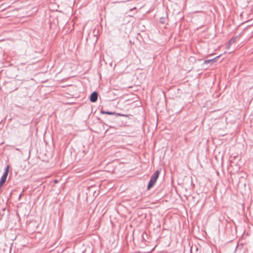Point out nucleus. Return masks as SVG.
Masks as SVG:
<instances>
[{"instance_id": "f257e3e1", "label": "nucleus", "mask_w": 253, "mask_h": 253, "mask_svg": "<svg viewBox=\"0 0 253 253\" xmlns=\"http://www.w3.org/2000/svg\"><path fill=\"white\" fill-rule=\"evenodd\" d=\"M8 170H9V166H7L6 168L5 169L4 172L3 174H2V176L1 177L0 179V188H1L4 183L5 182L6 178L8 175Z\"/></svg>"}, {"instance_id": "7ed1b4c3", "label": "nucleus", "mask_w": 253, "mask_h": 253, "mask_svg": "<svg viewBox=\"0 0 253 253\" xmlns=\"http://www.w3.org/2000/svg\"><path fill=\"white\" fill-rule=\"evenodd\" d=\"M98 93L96 91L93 92L90 96V100L92 102H95L97 100Z\"/></svg>"}, {"instance_id": "20e7f679", "label": "nucleus", "mask_w": 253, "mask_h": 253, "mask_svg": "<svg viewBox=\"0 0 253 253\" xmlns=\"http://www.w3.org/2000/svg\"><path fill=\"white\" fill-rule=\"evenodd\" d=\"M159 170L156 171L151 176L150 180L154 181V182H156L159 175Z\"/></svg>"}, {"instance_id": "9d476101", "label": "nucleus", "mask_w": 253, "mask_h": 253, "mask_svg": "<svg viewBox=\"0 0 253 253\" xmlns=\"http://www.w3.org/2000/svg\"><path fill=\"white\" fill-rule=\"evenodd\" d=\"M54 182H55V183H57V180H55L54 181Z\"/></svg>"}, {"instance_id": "1a4fd4ad", "label": "nucleus", "mask_w": 253, "mask_h": 253, "mask_svg": "<svg viewBox=\"0 0 253 253\" xmlns=\"http://www.w3.org/2000/svg\"><path fill=\"white\" fill-rule=\"evenodd\" d=\"M16 150L17 151H19V150H20L19 148H16Z\"/></svg>"}, {"instance_id": "6e6552de", "label": "nucleus", "mask_w": 253, "mask_h": 253, "mask_svg": "<svg viewBox=\"0 0 253 253\" xmlns=\"http://www.w3.org/2000/svg\"><path fill=\"white\" fill-rule=\"evenodd\" d=\"M166 18L165 17H161L160 19V23L164 24L166 22Z\"/></svg>"}, {"instance_id": "0eeeda50", "label": "nucleus", "mask_w": 253, "mask_h": 253, "mask_svg": "<svg viewBox=\"0 0 253 253\" xmlns=\"http://www.w3.org/2000/svg\"><path fill=\"white\" fill-rule=\"evenodd\" d=\"M155 183L156 182L154 181L150 180L147 186V189L149 190L151 188H152L154 185Z\"/></svg>"}, {"instance_id": "f03ea898", "label": "nucleus", "mask_w": 253, "mask_h": 253, "mask_svg": "<svg viewBox=\"0 0 253 253\" xmlns=\"http://www.w3.org/2000/svg\"><path fill=\"white\" fill-rule=\"evenodd\" d=\"M101 113L103 114H108V115H115L117 116H124V117H127V115L123 114L121 113H116L114 112H109V111H105L103 110L101 111Z\"/></svg>"}, {"instance_id": "423d86ee", "label": "nucleus", "mask_w": 253, "mask_h": 253, "mask_svg": "<svg viewBox=\"0 0 253 253\" xmlns=\"http://www.w3.org/2000/svg\"><path fill=\"white\" fill-rule=\"evenodd\" d=\"M237 37L232 38L228 42V44L227 45V47L229 48L230 45H231L233 43H235L236 41Z\"/></svg>"}, {"instance_id": "39448f33", "label": "nucleus", "mask_w": 253, "mask_h": 253, "mask_svg": "<svg viewBox=\"0 0 253 253\" xmlns=\"http://www.w3.org/2000/svg\"><path fill=\"white\" fill-rule=\"evenodd\" d=\"M220 56V55H218L213 59L206 60H205L204 64H208V63L213 64L215 61H216V60L219 58Z\"/></svg>"}]
</instances>
